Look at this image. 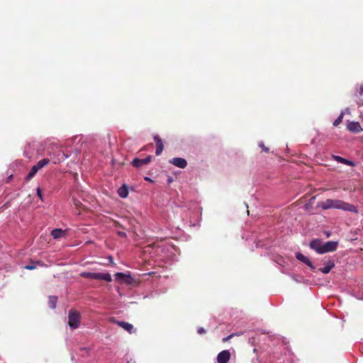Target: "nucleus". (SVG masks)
<instances>
[{"mask_svg":"<svg viewBox=\"0 0 363 363\" xmlns=\"http://www.w3.org/2000/svg\"><path fill=\"white\" fill-rule=\"evenodd\" d=\"M318 207L321 208L323 210L336 208L354 212L355 213H358L357 206L338 199H328L325 201L318 202Z\"/></svg>","mask_w":363,"mask_h":363,"instance_id":"obj_1","label":"nucleus"},{"mask_svg":"<svg viewBox=\"0 0 363 363\" xmlns=\"http://www.w3.org/2000/svg\"><path fill=\"white\" fill-rule=\"evenodd\" d=\"M80 276L84 278L90 279H101L106 281L107 282H111L112 281L111 276L109 273H95L90 272H82L80 274Z\"/></svg>","mask_w":363,"mask_h":363,"instance_id":"obj_2","label":"nucleus"},{"mask_svg":"<svg viewBox=\"0 0 363 363\" xmlns=\"http://www.w3.org/2000/svg\"><path fill=\"white\" fill-rule=\"evenodd\" d=\"M81 315L76 310H70L68 315V325L71 329H77L79 326Z\"/></svg>","mask_w":363,"mask_h":363,"instance_id":"obj_3","label":"nucleus"},{"mask_svg":"<svg viewBox=\"0 0 363 363\" xmlns=\"http://www.w3.org/2000/svg\"><path fill=\"white\" fill-rule=\"evenodd\" d=\"M338 243L335 241H328L323 242V250L320 254L335 251L337 247Z\"/></svg>","mask_w":363,"mask_h":363,"instance_id":"obj_4","label":"nucleus"},{"mask_svg":"<svg viewBox=\"0 0 363 363\" xmlns=\"http://www.w3.org/2000/svg\"><path fill=\"white\" fill-rule=\"evenodd\" d=\"M230 358V354L228 350H223L217 355L218 363H228Z\"/></svg>","mask_w":363,"mask_h":363,"instance_id":"obj_5","label":"nucleus"},{"mask_svg":"<svg viewBox=\"0 0 363 363\" xmlns=\"http://www.w3.org/2000/svg\"><path fill=\"white\" fill-rule=\"evenodd\" d=\"M111 321L116 323L118 325L121 326L130 334L134 332L133 325L128 322L116 320L114 318H112Z\"/></svg>","mask_w":363,"mask_h":363,"instance_id":"obj_6","label":"nucleus"},{"mask_svg":"<svg viewBox=\"0 0 363 363\" xmlns=\"http://www.w3.org/2000/svg\"><path fill=\"white\" fill-rule=\"evenodd\" d=\"M347 128L350 132L359 133L363 130L359 122L351 121L347 123Z\"/></svg>","mask_w":363,"mask_h":363,"instance_id":"obj_7","label":"nucleus"},{"mask_svg":"<svg viewBox=\"0 0 363 363\" xmlns=\"http://www.w3.org/2000/svg\"><path fill=\"white\" fill-rule=\"evenodd\" d=\"M170 164L179 168H185L187 166V162L185 159L182 157H174L169 161Z\"/></svg>","mask_w":363,"mask_h":363,"instance_id":"obj_8","label":"nucleus"},{"mask_svg":"<svg viewBox=\"0 0 363 363\" xmlns=\"http://www.w3.org/2000/svg\"><path fill=\"white\" fill-rule=\"evenodd\" d=\"M152 160L151 156H148L144 159L135 158L133 160V165L135 167H140L143 165L148 164Z\"/></svg>","mask_w":363,"mask_h":363,"instance_id":"obj_9","label":"nucleus"},{"mask_svg":"<svg viewBox=\"0 0 363 363\" xmlns=\"http://www.w3.org/2000/svg\"><path fill=\"white\" fill-rule=\"evenodd\" d=\"M323 242L318 239L313 240L310 242V247L311 249L315 250L318 253L320 254V251L323 250Z\"/></svg>","mask_w":363,"mask_h":363,"instance_id":"obj_10","label":"nucleus"},{"mask_svg":"<svg viewBox=\"0 0 363 363\" xmlns=\"http://www.w3.org/2000/svg\"><path fill=\"white\" fill-rule=\"evenodd\" d=\"M296 258L298 260H299V261L303 262L304 264H306V265H308L312 269H315V267L313 266V264L311 262V261L307 257L304 256L301 252H296Z\"/></svg>","mask_w":363,"mask_h":363,"instance_id":"obj_11","label":"nucleus"},{"mask_svg":"<svg viewBox=\"0 0 363 363\" xmlns=\"http://www.w3.org/2000/svg\"><path fill=\"white\" fill-rule=\"evenodd\" d=\"M154 140L156 143L155 154H156V155H161V153L162 152L163 149H164L162 140L157 135L154 136Z\"/></svg>","mask_w":363,"mask_h":363,"instance_id":"obj_12","label":"nucleus"},{"mask_svg":"<svg viewBox=\"0 0 363 363\" xmlns=\"http://www.w3.org/2000/svg\"><path fill=\"white\" fill-rule=\"evenodd\" d=\"M67 235V231L63 230L60 228H55L51 231V235L54 239H60L65 237Z\"/></svg>","mask_w":363,"mask_h":363,"instance_id":"obj_13","label":"nucleus"},{"mask_svg":"<svg viewBox=\"0 0 363 363\" xmlns=\"http://www.w3.org/2000/svg\"><path fill=\"white\" fill-rule=\"evenodd\" d=\"M115 277L117 279H122L127 284H130L132 281V277L130 274H126L122 272H117L115 274Z\"/></svg>","mask_w":363,"mask_h":363,"instance_id":"obj_14","label":"nucleus"},{"mask_svg":"<svg viewBox=\"0 0 363 363\" xmlns=\"http://www.w3.org/2000/svg\"><path fill=\"white\" fill-rule=\"evenodd\" d=\"M334 267V262L330 259L325 263V266L323 268H320L319 270L322 272L323 274H328Z\"/></svg>","mask_w":363,"mask_h":363,"instance_id":"obj_15","label":"nucleus"},{"mask_svg":"<svg viewBox=\"0 0 363 363\" xmlns=\"http://www.w3.org/2000/svg\"><path fill=\"white\" fill-rule=\"evenodd\" d=\"M118 194L121 198H126L128 195L127 187L125 185L121 186L118 190Z\"/></svg>","mask_w":363,"mask_h":363,"instance_id":"obj_16","label":"nucleus"},{"mask_svg":"<svg viewBox=\"0 0 363 363\" xmlns=\"http://www.w3.org/2000/svg\"><path fill=\"white\" fill-rule=\"evenodd\" d=\"M57 297L55 296H51L48 298V305L50 308L55 309L57 306Z\"/></svg>","mask_w":363,"mask_h":363,"instance_id":"obj_17","label":"nucleus"},{"mask_svg":"<svg viewBox=\"0 0 363 363\" xmlns=\"http://www.w3.org/2000/svg\"><path fill=\"white\" fill-rule=\"evenodd\" d=\"M50 163V160L48 158H44L40 160L36 164V167L38 169L43 168L45 166L48 165Z\"/></svg>","mask_w":363,"mask_h":363,"instance_id":"obj_18","label":"nucleus"},{"mask_svg":"<svg viewBox=\"0 0 363 363\" xmlns=\"http://www.w3.org/2000/svg\"><path fill=\"white\" fill-rule=\"evenodd\" d=\"M39 169L36 167L35 165L33 166L30 172L28 173V174L27 175V179H30L31 178H33L35 174L38 172Z\"/></svg>","mask_w":363,"mask_h":363,"instance_id":"obj_19","label":"nucleus"},{"mask_svg":"<svg viewBox=\"0 0 363 363\" xmlns=\"http://www.w3.org/2000/svg\"><path fill=\"white\" fill-rule=\"evenodd\" d=\"M37 265L43 266V264L41 262H37L36 263H33L30 264H28L25 267V269L32 270L36 268Z\"/></svg>","mask_w":363,"mask_h":363,"instance_id":"obj_20","label":"nucleus"},{"mask_svg":"<svg viewBox=\"0 0 363 363\" xmlns=\"http://www.w3.org/2000/svg\"><path fill=\"white\" fill-rule=\"evenodd\" d=\"M343 115H344V113L341 112L340 115L333 122V125L334 126H337L340 123H342V118H343Z\"/></svg>","mask_w":363,"mask_h":363,"instance_id":"obj_21","label":"nucleus"},{"mask_svg":"<svg viewBox=\"0 0 363 363\" xmlns=\"http://www.w3.org/2000/svg\"><path fill=\"white\" fill-rule=\"evenodd\" d=\"M340 163L346 164V165L352 166V167H354L355 165L354 162L347 160L345 158H342Z\"/></svg>","mask_w":363,"mask_h":363,"instance_id":"obj_22","label":"nucleus"},{"mask_svg":"<svg viewBox=\"0 0 363 363\" xmlns=\"http://www.w3.org/2000/svg\"><path fill=\"white\" fill-rule=\"evenodd\" d=\"M332 158L335 160L336 162H341L342 160L343 157H340V156H337V155H332Z\"/></svg>","mask_w":363,"mask_h":363,"instance_id":"obj_23","label":"nucleus"},{"mask_svg":"<svg viewBox=\"0 0 363 363\" xmlns=\"http://www.w3.org/2000/svg\"><path fill=\"white\" fill-rule=\"evenodd\" d=\"M37 195L38 196V197L40 198V199L42 201H44V199H43V194H42V192H41V190H40V187H38V188L37 189Z\"/></svg>","mask_w":363,"mask_h":363,"instance_id":"obj_24","label":"nucleus"},{"mask_svg":"<svg viewBox=\"0 0 363 363\" xmlns=\"http://www.w3.org/2000/svg\"><path fill=\"white\" fill-rule=\"evenodd\" d=\"M259 147H262L263 149V150L264 152H268L269 151V148L266 147L264 145V143L262 142H260L259 144Z\"/></svg>","mask_w":363,"mask_h":363,"instance_id":"obj_25","label":"nucleus"},{"mask_svg":"<svg viewBox=\"0 0 363 363\" xmlns=\"http://www.w3.org/2000/svg\"><path fill=\"white\" fill-rule=\"evenodd\" d=\"M198 333L200 335L204 334L206 333V330L203 328H199L197 330Z\"/></svg>","mask_w":363,"mask_h":363,"instance_id":"obj_26","label":"nucleus"},{"mask_svg":"<svg viewBox=\"0 0 363 363\" xmlns=\"http://www.w3.org/2000/svg\"><path fill=\"white\" fill-rule=\"evenodd\" d=\"M235 335V334H233H233H231V335H228V337H224V338L223 339V341L225 342V341H227V340H230V339L233 336H234Z\"/></svg>","mask_w":363,"mask_h":363,"instance_id":"obj_27","label":"nucleus"},{"mask_svg":"<svg viewBox=\"0 0 363 363\" xmlns=\"http://www.w3.org/2000/svg\"><path fill=\"white\" fill-rule=\"evenodd\" d=\"M359 94L361 96V95H363V85L361 86V87L359 88Z\"/></svg>","mask_w":363,"mask_h":363,"instance_id":"obj_28","label":"nucleus"},{"mask_svg":"<svg viewBox=\"0 0 363 363\" xmlns=\"http://www.w3.org/2000/svg\"><path fill=\"white\" fill-rule=\"evenodd\" d=\"M118 235H119L121 237H125V233H123V232H119V233H118Z\"/></svg>","mask_w":363,"mask_h":363,"instance_id":"obj_29","label":"nucleus"},{"mask_svg":"<svg viewBox=\"0 0 363 363\" xmlns=\"http://www.w3.org/2000/svg\"><path fill=\"white\" fill-rule=\"evenodd\" d=\"M145 179L147 180V181H152L151 179L149 178V177H145Z\"/></svg>","mask_w":363,"mask_h":363,"instance_id":"obj_30","label":"nucleus"},{"mask_svg":"<svg viewBox=\"0 0 363 363\" xmlns=\"http://www.w3.org/2000/svg\"><path fill=\"white\" fill-rule=\"evenodd\" d=\"M109 261H110L111 262H113V258H112V257H109Z\"/></svg>","mask_w":363,"mask_h":363,"instance_id":"obj_31","label":"nucleus"}]
</instances>
